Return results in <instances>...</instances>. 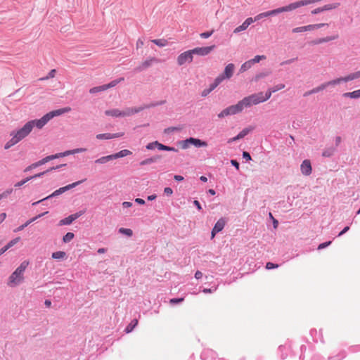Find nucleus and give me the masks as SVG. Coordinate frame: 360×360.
<instances>
[{
    "instance_id": "f257e3e1",
    "label": "nucleus",
    "mask_w": 360,
    "mask_h": 360,
    "mask_svg": "<svg viewBox=\"0 0 360 360\" xmlns=\"http://www.w3.org/2000/svg\"><path fill=\"white\" fill-rule=\"evenodd\" d=\"M70 110V108L55 110L46 113L40 119L32 120L27 122L22 127L11 131V139L6 143L4 148L6 150L9 149L25 139L34 127L41 129L53 117L61 115Z\"/></svg>"
},
{
    "instance_id": "f03ea898",
    "label": "nucleus",
    "mask_w": 360,
    "mask_h": 360,
    "mask_svg": "<svg viewBox=\"0 0 360 360\" xmlns=\"http://www.w3.org/2000/svg\"><path fill=\"white\" fill-rule=\"evenodd\" d=\"M29 265V262L25 260L16 268L8 278L7 285L11 288H15L20 285L25 280V271Z\"/></svg>"
},
{
    "instance_id": "7ed1b4c3",
    "label": "nucleus",
    "mask_w": 360,
    "mask_h": 360,
    "mask_svg": "<svg viewBox=\"0 0 360 360\" xmlns=\"http://www.w3.org/2000/svg\"><path fill=\"white\" fill-rule=\"evenodd\" d=\"M244 107L241 101H238L236 104L230 105L223 110H221L218 115L217 117L219 119H222L227 116L234 115L241 112L244 110Z\"/></svg>"
},
{
    "instance_id": "20e7f679",
    "label": "nucleus",
    "mask_w": 360,
    "mask_h": 360,
    "mask_svg": "<svg viewBox=\"0 0 360 360\" xmlns=\"http://www.w3.org/2000/svg\"><path fill=\"white\" fill-rule=\"evenodd\" d=\"M84 180H81V181H76V182H74L72 184H68L65 186H63V187H61L57 190H56L54 192H53L51 195H48L47 197L39 200V201H37V202H34L32 203V205H36L44 200H46L48 199H50L51 198H53V197H56L59 195H61L63 194V193L72 189V188H75L77 186L79 185L80 184H82Z\"/></svg>"
},
{
    "instance_id": "39448f33",
    "label": "nucleus",
    "mask_w": 360,
    "mask_h": 360,
    "mask_svg": "<svg viewBox=\"0 0 360 360\" xmlns=\"http://www.w3.org/2000/svg\"><path fill=\"white\" fill-rule=\"evenodd\" d=\"M179 145L182 149L186 150L189 148L191 146H193L195 148L207 147V143L197 138L190 137L179 141Z\"/></svg>"
},
{
    "instance_id": "423d86ee",
    "label": "nucleus",
    "mask_w": 360,
    "mask_h": 360,
    "mask_svg": "<svg viewBox=\"0 0 360 360\" xmlns=\"http://www.w3.org/2000/svg\"><path fill=\"white\" fill-rule=\"evenodd\" d=\"M244 108H248L252 105H257L263 103L262 100V92L251 94L240 100Z\"/></svg>"
},
{
    "instance_id": "0eeeda50",
    "label": "nucleus",
    "mask_w": 360,
    "mask_h": 360,
    "mask_svg": "<svg viewBox=\"0 0 360 360\" xmlns=\"http://www.w3.org/2000/svg\"><path fill=\"white\" fill-rule=\"evenodd\" d=\"M300 8L297 1L290 3V4L282 6L271 11H266L267 15H275L278 13H283V12H290L293 10H295L297 8Z\"/></svg>"
},
{
    "instance_id": "6e6552de",
    "label": "nucleus",
    "mask_w": 360,
    "mask_h": 360,
    "mask_svg": "<svg viewBox=\"0 0 360 360\" xmlns=\"http://www.w3.org/2000/svg\"><path fill=\"white\" fill-rule=\"evenodd\" d=\"M193 55L191 51V50H188L186 51H184V53H181L179 56L177 57V64L179 66H181L186 63H191L193 61Z\"/></svg>"
},
{
    "instance_id": "1a4fd4ad",
    "label": "nucleus",
    "mask_w": 360,
    "mask_h": 360,
    "mask_svg": "<svg viewBox=\"0 0 360 360\" xmlns=\"http://www.w3.org/2000/svg\"><path fill=\"white\" fill-rule=\"evenodd\" d=\"M235 71V65L233 63H229L224 68V72L218 75L224 81V79H229L233 75Z\"/></svg>"
},
{
    "instance_id": "9d476101",
    "label": "nucleus",
    "mask_w": 360,
    "mask_h": 360,
    "mask_svg": "<svg viewBox=\"0 0 360 360\" xmlns=\"http://www.w3.org/2000/svg\"><path fill=\"white\" fill-rule=\"evenodd\" d=\"M147 105L134 107V108H126L123 110H121L122 113V117L131 116L134 114L139 113L145 108H148Z\"/></svg>"
},
{
    "instance_id": "9b49d317",
    "label": "nucleus",
    "mask_w": 360,
    "mask_h": 360,
    "mask_svg": "<svg viewBox=\"0 0 360 360\" xmlns=\"http://www.w3.org/2000/svg\"><path fill=\"white\" fill-rule=\"evenodd\" d=\"M214 45L205 47H197L193 49H191V51L193 53V55L196 54L201 56H205L208 55L214 49Z\"/></svg>"
},
{
    "instance_id": "f8f14e48",
    "label": "nucleus",
    "mask_w": 360,
    "mask_h": 360,
    "mask_svg": "<svg viewBox=\"0 0 360 360\" xmlns=\"http://www.w3.org/2000/svg\"><path fill=\"white\" fill-rule=\"evenodd\" d=\"M226 224V221L224 219H219L216 224H214L212 232H211V238H214L215 235L223 230L224 226Z\"/></svg>"
},
{
    "instance_id": "ddd939ff",
    "label": "nucleus",
    "mask_w": 360,
    "mask_h": 360,
    "mask_svg": "<svg viewBox=\"0 0 360 360\" xmlns=\"http://www.w3.org/2000/svg\"><path fill=\"white\" fill-rule=\"evenodd\" d=\"M300 171L304 176H309L311 174L312 168L309 160H304L300 165Z\"/></svg>"
},
{
    "instance_id": "4468645a",
    "label": "nucleus",
    "mask_w": 360,
    "mask_h": 360,
    "mask_svg": "<svg viewBox=\"0 0 360 360\" xmlns=\"http://www.w3.org/2000/svg\"><path fill=\"white\" fill-rule=\"evenodd\" d=\"M124 135V133H105V134H98L96 136V138L98 140H108L112 139L115 138L121 137Z\"/></svg>"
},
{
    "instance_id": "2eb2a0df",
    "label": "nucleus",
    "mask_w": 360,
    "mask_h": 360,
    "mask_svg": "<svg viewBox=\"0 0 360 360\" xmlns=\"http://www.w3.org/2000/svg\"><path fill=\"white\" fill-rule=\"evenodd\" d=\"M252 23H253L252 18H248L241 25L234 29L233 33L238 34L245 30Z\"/></svg>"
},
{
    "instance_id": "dca6fc26",
    "label": "nucleus",
    "mask_w": 360,
    "mask_h": 360,
    "mask_svg": "<svg viewBox=\"0 0 360 360\" xmlns=\"http://www.w3.org/2000/svg\"><path fill=\"white\" fill-rule=\"evenodd\" d=\"M48 213V212H45L44 213H41V214H38L37 216L29 219L28 221H27L24 224H22L21 226H20L19 227H18L16 229L14 230V232H18V231H20L22 230H23L25 227H27L28 225H30L31 223L34 222V221H36L37 219L41 218V217H43L44 215Z\"/></svg>"
},
{
    "instance_id": "f3484780",
    "label": "nucleus",
    "mask_w": 360,
    "mask_h": 360,
    "mask_svg": "<svg viewBox=\"0 0 360 360\" xmlns=\"http://www.w3.org/2000/svg\"><path fill=\"white\" fill-rule=\"evenodd\" d=\"M326 85L328 87L335 86L337 85H340L342 83H346V80H345V77H340L332 79L330 81L326 82Z\"/></svg>"
},
{
    "instance_id": "a211bd4d",
    "label": "nucleus",
    "mask_w": 360,
    "mask_h": 360,
    "mask_svg": "<svg viewBox=\"0 0 360 360\" xmlns=\"http://www.w3.org/2000/svg\"><path fill=\"white\" fill-rule=\"evenodd\" d=\"M160 158H161L160 155H155V156L150 157L149 158H146V159L141 161L139 165L141 166L150 165V164L156 162L158 160L160 159Z\"/></svg>"
},
{
    "instance_id": "6ab92c4d",
    "label": "nucleus",
    "mask_w": 360,
    "mask_h": 360,
    "mask_svg": "<svg viewBox=\"0 0 360 360\" xmlns=\"http://www.w3.org/2000/svg\"><path fill=\"white\" fill-rule=\"evenodd\" d=\"M20 238L19 237H17L13 240H11V241H9L6 245H5L4 247H3L2 248L0 249V256L1 255H3L6 251H7L9 248H11V247H13L14 245H15L19 240H20Z\"/></svg>"
},
{
    "instance_id": "aec40b11",
    "label": "nucleus",
    "mask_w": 360,
    "mask_h": 360,
    "mask_svg": "<svg viewBox=\"0 0 360 360\" xmlns=\"http://www.w3.org/2000/svg\"><path fill=\"white\" fill-rule=\"evenodd\" d=\"M154 60H155V58H153L145 60L139 67H137L136 68V70L137 72L143 71V70L149 68L152 65V63Z\"/></svg>"
},
{
    "instance_id": "412c9836",
    "label": "nucleus",
    "mask_w": 360,
    "mask_h": 360,
    "mask_svg": "<svg viewBox=\"0 0 360 360\" xmlns=\"http://www.w3.org/2000/svg\"><path fill=\"white\" fill-rule=\"evenodd\" d=\"M105 115L113 117H122V113H121V110L117 108L105 110Z\"/></svg>"
},
{
    "instance_id": "4be33fe9",
    "label": "nucleus",
    "mask_w": 360,
    "mask_h": 360,
    "mask_svg": "<svg viewBox=\"0 0 360 360\" xmlns=\"http://www.w3.org/2000/svg\"><path fill=\"white\" fill-rule=\"evenodd\" d=\"M342 97L352 99H357L360 98V89L353 91L352 92H346L342 94Z\"/></svg>"
},
{
    "instance_id": "5701e85b",
    "label": "nucleus",
    "mask_w": 360,
    "mask_h": 360,
    "mask_svg": "<svg viewBox=\"0 0 360 360\" xmlns=\"http://www.w3.org/2000/svg\"><path fill=\"white\" fill-rule=\"evenodd\" d=\"M113 160H114V158H113V156L112 154V155H108L103 156L100 158H98L97 160H95V163L98 164V165H104V164L108 162L109 161H111Z\"/></svg>"
},
{
    "instance_id": "b1692460",
    "label": "nucleus",
    "mask_w": 360,
    "mask_h": 360,
    "mask_svg": "<svg viewBox=\"0 0 360 360\" xmlns=\"http://www.w3.org/2000/svg\"><path fill=\"white\" fill-rule=\"evenodd\" d=\"M156 148L160 150H166V151H172V152H177L178 150L174 147L167 146L165 145H163L158 141H156Z\"/></svg>"
},
{
    "instance_id": "393cba45",
    "label": "nucleus",
    "mask_w": 360,
    "mask_h": 360,
    "mask_svg": "<svg viewBox=\"0 0 360 360\" xmlns=\"http://www.w3.org/2000/svg\"><path fill=\"white\" fill-rule=\"evenodd\" d=\"M131 154V152L129 150L124 149V150H122L119 151L118 153L112 154V156H113L114 160H115V159H117V158H121L126 157V156L129 155Z\"/></svg>"
},
{
    "instance_id": "a878e982",
    "label": "nucleus",
    "mask_w": 360,
    "mask_h": 360,
    "mask_svg": "<svg viewBox=\"0 0 360 360\" xmlns=\"http://www.w3.org/2000/svg\"><path fill=\"white\" fill-rule=\"evenodd\" d=\"M346 83L360 78V70L352 72L345 76Z\"/></svg>"
},
{
    "instance_id": "bb28decb",
    "label": "nucleus",
    "mask_w": 360,
    "mask_h": 360,
    "mask_svg": "<svg viewBox=\"0 0 360 360\" xmlns=\"http://www.w3.org/2000/svg\"><path fill=\"white\" fill-rule=\"evenodd\" d=\"M335 150V148L333 146L326 148L323 150L322 156L325 158H330L334 155Z\"/></svg>"
},
{
    "instance_id": "cd10ccee",
    "label": "nucleus",
    "mask_w": 360,
    "mask_h": 360,
    "mask_svg": "<svg viewBox=\"0 0 360 360\" xmlns=\"http://www.w3.org/2000/svg\"><path fill=\"white\" fill-rule=\"evenodd\" d=\"M337 38H338V36H328V37H326L323 38L318 39L315 40L314 41V43L315 44H319L326 43V42H328L330 41L335 40Z\"/></svg>"
},
{
    "instance_id": "c85d7f7f",
    "label": "nucleus",
    "mask_w": 360,
    "mask_h": 360,
    "mask_svg": "<svg viewBox=\"0 0 360 360\" xmlns=\"http://www.w3.org/2000/svg\"><path fill=\"white\" fill-rule=\"evenodd\" d=\"M255 129L252 126H249L248 127L244 128L240 133L238 134V138H240V139L244 138L245 136H247L250 132L253 131Z\"/></svg>"
},
{
    "instance_id": "c756f323",
    "label": "nucleus",
    "mask_w": 360,
    "mask_h": 360,
    "mask_svg": "<svg viewBox=\"0 0 360 360\" xmlns=\"http://www.w3.org/2000/svg\"><path fill=\"white\" fill-rule=\"evenodd\" d=\"M340 3H333V4H326L323 6H321V9H323V12L324 11H330V10H333V9H335L337 8L338 7L340 6Z\"/></svg>"
},
{
    "instance_id": "7c9ffc66",
    "label": "nucleus",
    "mask_w": 360,
    "mask_h": 360,
    "mask_svg": "<svg viewBox=\"0 0 360 360\" xmlns=\"http://www.w3.org/2000/svg\"><path fill=\"white\" fill-rule=\"evenodd\" d=\"M54 159H56L54 155L46 156L44 158H43V159L40 160L39 161L37 162H36V165L37 167H39V166H41V165H44L45 163L48 162L49 161L54 160Z\"/></svg>"
},
{
    "instance_id": "2f4dec72",
    "label": "nucleus",
    "mask_w": 360,
    "mask_h": 360,
    "mask_svg": "<svg viewBox=\"0 0 360 360\" xmlns=\"http://www.w3.org/2000/svg\"><path fill=\"white\" fill-rule=\"evenodd\" d=\"M65 165H58V166H56V167H53L51 168H50L49 169L45 171V172H40V173H38L37 174H34V176H32L31 177H33V179H36V178H39V177H41L42 176H44L45 174H46L47 172H50V171H52V170H55V169H57L63 166H65Z\"/></svg>"
},
{
    "instance_id": "473e14b6",
    "label": "nucleus",
    "mask_w": 360,
    "mask_h": 360,
    "mask_svg": "<svg viewBox=\"0 0 360 360\" xmlns=\"http://www.w3.org/2000/svg\"><path fill=\"white\" fill-rule=\"evenodd\" d=\"M223 80L221 78H220L219 76H217L214 82L210 85L209 88L212 91L214 89H215L221 82Z\"/></svg>"
},
{
    "instance_id": "72a5a7b5",
    "label": "nucleus",
    "mask_w": 360,
    "mask_h": 360,
    "mask_svg": "<svg viewBox=\"0 0 360 360\" xmlns=\"http://www.w3.org/2000/svg\"><path fill=\"white\" fill-rule=\"evenodd\" d=\"M151 41L160 47H164L168 44L167 40L165 39H153Z\"/></svg>"
},
{
    "instance_id": "f704fd0d",
    "label": "nucleus",
    "mask_w": 360,
    "mask_h": 360,
    "mask_svg": "<svg viewBox=\"0 0 360 360\" xmlns=\"http://www.w3.org/2000/svg\"><path fill=\"white\" fill-rule=\"evenodd\" d=\"M65 256L66 253L63 251H57L52 253V258L56 259H63Z\"/></svg>"
},
{
    "instance_id": "c9c22d12",
    "label": "nucleus",
    "mask_w": 360,
    "mask_h": 360,
    "mask_svg": "<svg viewBox=\"0 0 360 360\" xmlns=\"http://www.w3.org/2000/svg\"><path fill=\"white\" fill-rule=\"evenodd\" d=\"M252 64L250 60L245 62L240 66V72H244L247 71L248 70L252 68Z\"/></svg>"
},
{
    "instance_id": "e433bc0d",
    "label": "nucleus",
    "mask_w": 360,
    "mask_h": 360,
    "mask_svg": "<svg viewBox=\"0 0 360 360\" xmlns=\"http://www.w3.org/2000/svg\"><path fill=\"white\" fill-rule=\"evenodd\" d=\"M138 320L134 319L126 327L125 331L129 333L133 330V329L137 326Z\"/></svg>"
},
{
    "instance_id": "4c0bfd02",
    "label": "nucleus",
    "mask_w": 360,
    "mask_h": 360,
    "mask_svg": "<svg viewBox=\"0 0 360 360\" xmlns=\"http://www.w3.org/2000/svg\"><path fill=\"white\" fill-rule=\"evenodd\" d=\"M74 221L71 215L68 216V217H65L63 219H61L59 222V225H70Z\"/></svg>"
},
{
    "instance_id": "58836bf2",
    "label": "nucleus",
    "mask_w": 360,
    "mask_h": 360,
    "mask_svg": "<svg viewBox=\"0 0 360 360\" xmlns=\"http://www.w3.org/2000/svg\"><path fill=\"white\" fill-rule=\"evenodd\" d=\"M273 93H274V92H273V91H271V88H269V89L266 91V93H265V94H264L263 92H262V100L263 103H264V102H265V101H266L267 100H269V99L271 98V95H272V94H273Z\"/></svg>"
},
{
    "instance_id": "ea45409f",
    "label": "nucleus",
    "mask_w": 360,
    "mask_h": 360,
    "mask_svg": "<svg viewBox=\"0 0 360 360\" xmlns=\"http://www.w3.org/2000/svg\"><path fill=\"white\" fill-rule=\"evenodd\" d=\"M122 80H124V78H120L118 79H115L107 84H104L105 89L107 90L110 88L115 86L117 84H119Z\"/></svg>"
},
{
    "instance_id": "a19ab883",
    "label": "nucleus",
    "mask_w": 360,
    "mask_h": 360,
    "mask_svg": "<svg viewBox=\"0 0 360 360\" xmlns=\"http://www.w3.org/2000/svg\"><path fill=\"white\" fill-rule=\"evenodd\" d=\"M118 231L120 233L124 234L128 237H131L133 235V231L130 229L120 228Z\"/></svg>"
},
{
    "instance_id": "79ce46f5",
    "label": "nucleus",
    "mask_w": 360,
    "mask_h": 360,
    "mask_svg": "<svg viewBox=\"0 0 360 360\" xmlns=\"http://www.w3.org/2000/svg\"><path fill=\"white\" fill-rule=\"evenodd\" d=\"M105 90L106 89H105V85L103 84V85H101L99 86H95V87L90 89L89 93L90 94H96V93H98V92L103 91Z\"/></svg>"
},
{
    "instance_id": "37998d69",
    "label": "nucleus",
    "mask_w": 360,
    "mask_h": 360,
    "mask_svg": "<svg viewBox=\"0 0 360 360\" xmlns=\"http://www.w3.org/2000/svg\"><path fill=\"white\" fill-rule=\"evenodd\" d=\"M328 86L326 85V83L324 82V83H322L321 84H320L319 86L314 88L311 89V93H319L323 90H324L325 89H326Z\"/></svg>"
},
{
    "instance_id": "c03bdc74",
    "label": "nucleus",
    "mask_w": 360,
    "mask_h": 360,
    "mask_svg": "<svg viewBox=\"0 0 360 360\" xmlns=\"http://www.w3.org/2000/svg\"><path fill=\"white\" fill-rule=\"evenodd\" d=\"M74 155L73 149L72 150H66V151L63 152V153H56L54 155H55V158L56 159V158H59L65 157V156H68V155Z\"/></svg>"
},
{
    "instance_id": "a18cd8bd",
    "label": "nucleus",
    "mask_w": 360,
    "mask_h": 360,
    "mask_svg": "<svg viewBox=\"0 0 360 360\" xmlns=\"http://www.w3.org/2000/svg\"><path fill=\"white\" fill-rule=\"evenodd\" d=\"M74 233L72 232L67 233L63 238L64 243H69L74 238Z\"/></svg>"
},
{
    "instance_id": "49530a36",
    "label": "nucleus",
    "mask_w": 360,
    "mask_h": 360,
    "mask_svg": "<svg viewBox=\"0 0 360 360\" xmlns=\"http://www.w3.org/2000/svg\"><path fill=\"white\" fill-rule=\"evenodd\" d=\"M56 70L55 69H53L49 72V74L46 77L40 78L39 80L44 81V80L49 79L50 78H53L56 75Z\"/></svg>"
},
{
    "instance_id": "de8ad7c7",
    "label": "nucleus",
    "mask_w": 360,
    "mask_h": 360,
    "mask_svg": "<svg viewBox=\"0 0 360 360\" xmlns=\"http://www.w3.org/2000/svg\"><path fill=\"white\" fill-rule=\"evenodd\" d=\"M266 58V56L262 55V56H255L254 58L250 60V62L252 63V65L255 64V63H259L261 60L262 59H265Z\"/></svg>"
},
{
    "instance_id": "09e8293b",
    "label": "nucleus",
    "mask_w": 360,
    "mask_h": 360,
    "mask_svg": "<svg viewBox=\"0 0 360 360\" xmlns=\"http://www.w3.org/2000/svg\"><path fill=\"white\" fill-rule=\"evenodd\" d=\"M31 179H33V177H30V176L27 177L25 179H23V180L17 182L15 184V187H20L22 185H24L25 183H27V181H30Z\"/></svg>"
},
{
    "instance_id": "8fccbe9b",
    "label": "nucleus",
    "mask_w": 360,
    "mask_h": 360,
    "mask_svg": "<svg viewBox=\"0 0 360 360\" xmlns=\"http://www.w3.org/2000/svg\"><path fill=\"white\" fill-rule=\"evenodd\" d=\"M266 17H268L266 12H264V13L257 15L255 18H252V20L254 22L255 21L261 20L263 18H266Z\"/></svg>"
},
{
    "instance_id": "3c124183",
    "label": "nucleus",
    "mask_w": 360,
    "mask_h": 360,
    "mask_svg": "<svg viewBox=\"0 0 360 360\" xmlns=\"http://www.w3.org/2000/svg\"><path fill=\"white\" fill-rule=\"evenodd\" d=\"M284 88H285L284 84H278L275 85L274 86L271 87V91L275 93V92L280 91Z\"/></svg>"
},
{
    "instance_id": "603ef678",
    "label": "nucleus",
    "mask_w": 360,
    "mask_h": 360,
    "mask_svg": "<svg viewBox=\"0 0 360 360\" xmlns=\"http://www.w3.org/2000/svg\"><path fill=\"white\" fill-rule=\"evenodd\" d=\"M12 192V188L6 190L5 191L0 194L1 199L2 200L3 198H7Z\"/></svg>"
},
{
    "instance_id": "864d4df0",
    "label": "nucleus",
    "mask_w": 360,
    "mask_h": 360,
    "mask_svg": "<svg viewBox=\"0 0 360 360\" xmlns=\"http://www.w3.org/2000/svg\"><path fill=\"white\" fill-rule=\"evenodd\" d=\"M306 32L305 26L297 27L292 30V33L304 32Z\"/></svg>"
},
{
    "instance_id": "5fc2aeb1",
    "label": "nucleus",
    "mask_w": 360,
    "mask_h": 360,
    "mask_svg": "<svg viewBox=\"0 0 360 360\" xmlns=\"http://www.w3.org/2000/svg\"><path fill=\"white\" fill-rule=\"evenodd\" d=\"M213 32H214L213 30H212L210 32H202L200 34V36L202 39H207V38H209L213 34Z\"/></svg>"
},
{
    "instance_id": "6e6d98bb",
    "label": "nucleus",
    "mask_w": 360,
    "mask_h": 360,
    "mask_svg": "<svg viewBox=\"0 0 360 360\" xmlns=\"http://www.w3.org/2000/svg\"><path fill=\"white\" fill-rule=\"evenodd\" d=\"M84 212H85L84 211H79L75 214H71V216L72 217V219L75 221L77 219H78L79 217L83 215L84 214Z\"/></svg>"
},
{
    "instance_id": "4d7b16f0",
    "label": "nucleus",
    "mask_w": 360,
    "mask_h": 360,
    "mask_svg": "<svg viewBox=\"0 0 360 360\" xmlns=\"http://www.w3.org/2000/svg\"><path fill=\"white\" fill-rule=\"evenodd\" d=\"M331 243V241H327V242H325V243H321L318 246V250H322L328 246H329Z\"/></svg>"
},
{
    "instance_id": "13d9d810",
    "label": "nucleus",
    "mask_w": 360,
    "mask_h": 360,
    "mask_svg": "<svg viewBox=\"0 0 360 360\" xmlns=\"http://www.w3.org/2000/svg\"><path fill=\"white\" fill-rule=\"evenodd\" d=\"M146 147L148 150H154L156 148V141L149 143Z\"/></svg>"
},
{
    "instance_id": "bf43d9fd",
    "label": "nucleus",
    "mask_w": 360,
    "mask_h": 360,
    "mask_svg": "<svg viewBox=\"0 0 360 360\" xmlns=\"http://www.w3.org/2000/svg\"><path fill=\"white\" fill-rule=\"evenodd\" d=\"M217 289V287H214V288H204L202 290V292L204 293H212L214 292H215Z\"/></svg>"
},
{
    "instance_id": "052dcab7",
    "label": "nucleus",
    "mask_w": 360,
    "mask_h": 360,
    "mask_svg": "<svg viewBox=\"0 0 360 360\" xmlns=\"http://www.w3.org/2000/svg\"><path fill=\"white\" fill-rule=\"evenodd\" d=\"M86 151V148H77L73 149L74 155L77 154V153H84Z\"/></svg>"
},
{
    "instance_id": "680f3d73",
    "label": "nucleus",
    "mask_w": 360,
    "mask_h": 360,
    "mask_svg": "<svg viewBox=\"0 0 360 360\" xmlns=\"http://www.w3.org/2000/svg\"><path fill=\"white\" fill-rule=\"evenodd\" d=\"M278 266V264H274V263H272V262H268V263H266V268L267 269H275V268H277Z\"/></svg>"
},
{
    "instance_id": "e2e57ef3",
    "label": "nucleus",
    "mask_w": 360,
    "mask_h": 360,
    "mask_svg": "<svg viewBox=\"0 0 360 360\" xmlns=\"http://www.w3.org/2000/svg\"><path fill=\"white\" fill-rule=\"evenodd\" d=\"M164 193H165V195H168V196H170V195H172V193H173V191H172V189L171 188H169V187H166V188H165V189H164Z\"/></svg>"
},
{
    "instance_id": "0e129e2a",
    "label": "nucleus",
    "mask_w": 360,
    "mask_h": 360,
    "mask_svg": "<svg viewBox=\"0 0 360 360\" xmlns=\"http://www.w3.org/2000/svg\"><path fill=\"white\" fill-rule=\"evenodd\" d=\"M268 75L267 73H264V72H261V73H259L257 74L256 76H255V81H258L259 79L261 78H263V77H265Z\"/></svg>"
},
{
    "instance_id": "69168bd1",
    "label": "nucleus",
    "mask_w": 360,
    "mask_h": 360,
    "mask_svg": "<svg viewBox=\"0 0 360 360\" xmlns=\"http://www.w3.org/2000/svg\"><path fill=\"white\" fill-rule=\"evenodd\" d=\"M305 29H306V32H307V31H313L314 30H316V25L315 24H312V25H305Z\"/></svg>"
},
{
    "instance_id": "338daca9",
    "label": "nucleus",
    "mask_w": 360,
    "mask_h": 360,
    "mask_svg": "<svg viewBox=\"0 0 360 360\" xmlns=\"http://www.w3.org/2000/svg\"><path fill=\"white\" fill-rule=\"evenodd\" d=\"M184 301V298H173L170 300L171 304H178Z\"/></svg>"
},
{
    "instance_id": "774afa93",
    "label": "nucleus",
    "mask_w": 360,
    "mask_h": 360,
    "mask_svg": "<svg viewBox=\"0 0 360 360\" xmlns=\"http://www.w3.org/2000/svg\"><path fill=\"white\" fill-rule=\"evenodd\" d=\"M212 92V91L210 90V88H207V89H205L202 93H201V96L202 97H205L207 96L208 94H210V93Z\"/></svg>"
}]
</instances>
